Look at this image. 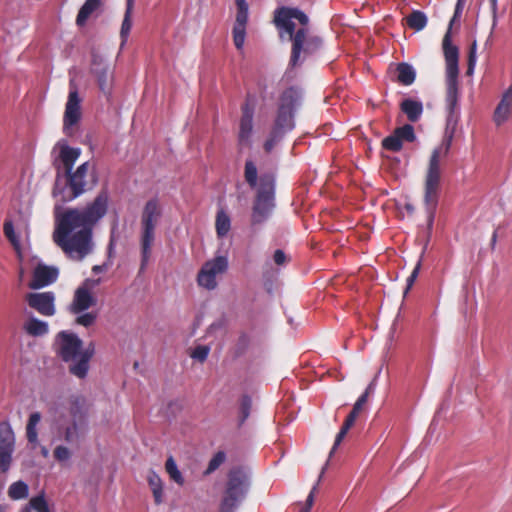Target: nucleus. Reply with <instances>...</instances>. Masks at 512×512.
<instances>
[{
    "mask_svg": "<svg viewBox=\"0 0 512 512\" xmlns=\"http://www.w3.org/2000/svg\"><path fill=\"white\" fill-rule=\"evenodd\" d=\"M443 51L445 56V98L444 110L446 115V127L442 142L432 150L428 160L424 177V205L427 216V227L432 229L435 210L438 204V196L441 185V162L449 154L452 140L460 120V85L458 67V48L452 44L450 30L443 38Z\"/></svg>",
    "mask_w": 512,
    "mask_h": 512,
    "instance_id": "nucleus-1",
    "label": "nucleus"
},
{
    "mask_svg": "<svg viewBox=\"0 0 512 512\" xmlns=\"http://www.w3.org/2000/svg\"><path fill=\"white\" fill-rule=\"evenodd\" d=\"M107 209L105 193H100L82 208H70L60 213L56 206L53 241L70 259L83 260L93 251V227L106 215Z\"/></svg>",
    "mask_w": 512,
    "mask_h": 512,
    "instance_id": "nucleus-2",
    "label": "nucleus"
},
{
    "mask_svg": "<svg viewBox=\"0 0 512 512\" xmlns=\"http://www.w3.org/2000/svg\"><path fill=\"white\" fill-rule=\"evenodd\" d=\"M308 16L297 8L281 7L274 13V24L281 39L292 41L290 66L301 65L309 55L320 49L322 40L309 32Z\"/></svg>",
    "mask_w": 512,
    "mask_h": 512,
    "instance_id": "nucleus-3",
    "label": "nucleus"
},
{
    "mask_svg": "<svg viewBox=\"0 0 512 512\" xmlns=\"http://www.w3.org/2000/svg\"><path fill=\"white\" fill-rule=\"evenodd\" d=\"M67 410V415H55L52 441L79 447L88 427L86 399L81 395H71L67 400Z\"/></svg>",
    "mask_w": 512,
    "mask_h": 512,
    "instance_id": "nucleus-4",
    "label": "nucleus"
},
{
    "mask_svg": "<svg viewBox=\"0 0 512 512\" xmlns=\"http://www.w3.org/2000/svg\"><path fill=\"white\" fill-rule=\"evenodd\" d=\"M55 350L61 359L69 364V371L83 379L89 371V362L95 353V345L90 342L82 347V340L74 333L61 331L55 339Z\"/></svg>",
    "mask_w": 512,
    "mask_h": 512,
    "instance_id": "nucleus-5",
    "label": "nucleus"
},
{
    "mask_svg": "<svg viewBox=\"0 0 512 512\" xmlns=\"http://www.w3.org/2000/svg\"><path fill=\"white\" fill-rule=\"evenodd\" d=\"M89 162L82 163L75 171L57 175L53 195L58 202H69L92 188L96 183Z\"/></svg>",
    "mask_w": 512,
    "mask_h": 512,
    "instance_id": "nucleus-6",
    "label": "nucleus"
},
{
    "mask_svg": "<svg viewBox=\"0 0 512 512\" xmlns=\"http://www.w3.org/2000/svg\"><path fill=\"white\" fill-rule=\"evenodd\" d=\"M251 484V473L245 467L232 468L227 476V483L220 505V512H234L245 499Z\"/></svg>",
    "mask_w": 512,
    "mask_h": 512,
    "instance_id": "nucleus-7",
    "label": "nucleus"
},
{
    "mask_svg": "<svg viewBox=\"0 0 512 512\" xmlns=\"http://www.w3.org/2000/svg\"><path fill=\"white\" fill-rule=\"evenodd\" d=\"M162 216V207L157 199L146 202L141 215V269H144L151 255L155 230Z\"/></svg>",
    "mask_w": 512,
    "mask_h": 512,
    "instance_id": "nucleus-8",
    "label": "nucleus"
},
{
    "mask_svg": "<svg viewBox=\"0 0 512 512\" xmlns=\"http://www.w3.org/2000/svg\"><path fill=\"white\" fill-rule=\"evenodd\" d=\"M274 196L275 183L273 177L270 175L262 176L252 208V225H261L270 218L275 208Z\"/></svg>",
    "mask_w": 512,
    "mask_h": 512,
    "instance_id": "nucleus-9",
    "label": "nucleus"
},
{
    "mask_svg": "<svg viewBox=\"0 0 512 512\" xmlns=\"http://www.w3.org/2000/svg\"><path fill=\"white\" fill-rule=\"evenodd\" d=\"M301 97L302 92L296 87H290L282 93L273 128L283 134L294 128V110L299 105Z\"/></svg>",
    "mask_w": 512,
    "mask_h": 512,
    "instance_id": "nucleus-10",
    "label": "nucleus"
},
{
    "mask_svg": "<svg viewBox=\"0 0 512 512\" xmlns=\"http://www.w3.org/2000/svg\"><path fill=\"white\" fill-rule=\"evenodd\" d=\"M229 267L227 256L218 255L207 260L197 274V284L208 291L215 290L218 278L226 273Z\"/></svg>",
    "mask_w": 512,
    "mask_h": 512,
    "instance_id": "nucleus-11",
    "label": "nucleus"
},
{
    "mask_svg": "<svg viewBox=\"0 0 512 512\" xmlns=\"http://www.w3.org/2000/svg\"><path fill=\"white\" fill-rule=\"evenodd\" d=\"M81 116V98L75 81L71 79L69 82V94L65 105L63 119V129L67 135L72 133V128L80 121Z\"/></svg>",
    "mask_w": 512,
    "mask_h": 512,
    "instance_id": "nucleus-12",
    "label": "nucleus"
},
{
    "mask_svg": "<svg viewBox=\"0 0 512 512\" xmlns=\"http://www.w3.org/2000/svg\"><path fill=\"white\" fill-rule=\"evenodd\" d=\"M91 73L96 78L100 91L109 96L113 86V70L109 63L99 54L93 53L91 61Z\"/></svg>",
    "mask_w": 512,
    "mask_h": 512,
    "instance_id": "nucleus-13",
    "label": "nucleus"
},
{
    "mask_svg": "<svg viewBox=\"0 0 512 512\" xmlns=\"http://www.w3.org/2000/svg\"><path fill=\"white\" fill-rule=\"evenodd\" d=\"M15 450V435L8 422H0V472L9 470Z\"/></svg>",
    "mask_w": 512,
    "mask_h": 512,
    "instance_id": "nucleus-14",
    "label": "nucleus"
},
{
    "mask_svg": "<svg viewBox=\"0 0 512 512\" xmlns=\"http://www.w3.org/2000/svg\"><path fill=\"white\" fill-rule=\"evenodd\" d=\"M54 152L58 153L55 160L57 175H63L72 170L74 163L81 154V149L70 147L65 140H60L55 145Z\"/></svg>",
    "mask_w": 512,
    "mask_h": 512,
    "instance_id": "nucleus-15",
    "label": "nucleus"
},
{
    "mask_svg": "<svg viewBox=\"0 0 512 512\" xmlns=\"http://www.w3.org/2000/svg\"><path fill=\"white\" fill-rule=\"evenodd\" d=\"M30 308L43 316H53L55 309V295L53 292H31L25 296Z\"/></svg>",
    "mask_w": 512,
    "mask_h": 512,
    "instance_id": "nucleus-16",
    "label": "nucleus"
},
{
    "mask_svg": "<svg viewBox=\"0 0 512 512\" xmlns=\"http://www.w3.org/2000/svg\"><path fill=\"white\" fill-rule=\"evenodd\" d=\"M254 106L249 101L242 106L240 119L238 144L240 147H250L252 143Z\"/></svg>",
    "mask_w": 512,
    "mask_h": 512,
    "instance_id": "nucleus-17",
    "label": "nucleus"
},
{
    "mask_svg": "<svg viewBox=\"0 0 512 512\" xmlns=\"http://www.w3.org/2000/svg\"><path fill=\"white\" fill-rule=\"evenodd\" d=\"M90 283L92 285H95L99 283V280H86L82 286L77 288L74 294L73 301L70 305V310L72 313L80 314L96 304V299L92 296L88 288V285Z\"/></svg>",
    "mask_w": 512,
    "mask_h": 512,
    "instance_id": "nucleus-18",
    "label": "nucleus"
},
{
    "mask_svg": "<svg viewBox=\"0 0 512 512\" xmlns=\"http://www.w3.org/2000/svg\"><path fill=\"white\" fill-rule=\"evenodd\" d=\"M58 270L54 267L39 263L33 271V278L29 283L31 289H40L56 281Z\"/></svg>",
    "mask_w": 512,
    "mask_h": 512,
    "instance_id": "nucleus-19",
    "label": "nucleus"
},
{
    "mask_svg": "<svg viewBox=\"0 0 512 512\" xmlns=\"http://www.w3.org/2000/svg\"><path fill=\"white\" fill-rule=\"evenodd\" d=\"M41 421V414L39 412H33L30 414L27 425H26V437L28 443L33 449L40 447V452L43 457L49 456V450L46 446H41L38 439L37 426Z\"/></svg>",
    "mask_w": 512,
    "mask_h": 512,
    "instance_id": "nucleus-20",
    "label": "nucleus"
},
{
    "mask_svg": "<svg viewBox=\"0 0 512 512\" xmlns=\"http://www.w3.org/2000/svg\"><path fill=\"white\" fill-rule=\"evenodd\" d=\"M511 109H512V87H509L503 93L502 98L494 111L493 120L496 123V125L500 126L509 118Z\"/></svg>",
    "mask_w": 512,
    "mask_h": 512,
    "instance_id": "nucleus-21",
    "label": "nucleus"
},
{
    "mask_svg": "<svg viewBox=\"0 0 512 512\" xmlns=\"http://www.w3.org/2000/svg\"><path fill=\"white\" fill-rule=\"evenodd\" d=\"M23 328L28 335L41 337L49 332V326L46 321H42L34 316H29L24 322Z\"/></svg>",
    "mask_w": 512,
    "mask_h": 512,
    "instance_id": "nucleus-22",
    "label": "nucleus"
},
{
    "mask_svg": "<svg viewBox=\"0 0 512 512\" xmlns=\"http://www.w3.org/2000/svg\"><path fill=\"white\" fill-rule=\"evenodd\" d=\"M401 110L406 114L409 121L416 122L423 113V105L420 101L405 99L401 103Z\"/></svg>",
    "mask_w": 512,
    "mask_h": 512,
    "instance_id": "nucleus-23",
    "label": "nucleus"
},
{
    "mask_svg": "<svg viewBox=\"0 0 512 512\" xmlns=\"http://www.w3.org/2000/svg\"><path fill=\"white\" fill-rule=\"evenodd\" d=\"M100 3L101 0H86L78 12L76 24L83 26L92 13L99 8Z\"/></svg>",
    "mask_w": 512,
    "mask_h": 512,
    "instance_id": "nucleus-24",
    "label": "nucleus"
},
{
    "mask_svg": "<svg viewBox=\"0 0 512 512\" xmlns=\"http://www.w3.org/2000/svg\"><path fill=\"white\" fill-rule=\"evenodd\" d=\"M22 512H54L45 499L44 494L32 497L28 504L23 508Z\"/></svg>",
    "mask_w": 512,
    "mask_h": 512,
    "instance_id": "nucleus-25",
    "label": "nucleus"
},
{
    "mask_svg": "<svg viewBox=\"0 0 512 512\" xmlns=\"http://www.w3.org/2000/svg\"><path fill=\"white\" fill-rule=\"evenodd\" d=\"M147 481L152 490L155 502L160 504L163 497V484L160 476L156 472L150 471L147 476Z\"/></svg>",
    "mask_w": 512,
    "mask_h": 512,
    "instance_id": "nucleus-26",
    "label": "nucleus"
},
{
    "mask_svg": "<svg viewBox=\"0 0 512 512\" xmlns=\"http://www.w3.org/2000/svg\"><path fill=\"white\" fill-rule=\"evenodd\" d=\"M376 387V379H374L366 388L365 392L357 399L355 402L352 411L347 416L348 419H351V421L355 422L358 413L364 406V404L367 402L368 395L370 393H373Z\"/></svg>",
    "mask_w": 512,
    "mask_h": 512,
    "instance_id": "nucleus-27",
    "label": "nucleus"
},
{
    "mask_svg": "<svg viewBox=\"0 0 512 512\" xmlns=\"http://www.w3.org/2000/svg\"><path fill=\"white\" fill-rule=\"evenodd\" d=\"M405 19L408 27L415 31H421L427 25V16L419 10L412 11Z\"/></svg>",
    "mask_w": 512,
    "mask_h": 512,
    "instance_id": "nucleus-28",
    "label": "nucleus"
},
{
    "mask_svg": "<svg viewBox=\"0 0 512 512\" xmlns=\"http://www.w3.org/2000/svg\"><path fill=\"white\" fill-rule=\"evenodd\" d=\"M398 80L403 85H411L416 77V71L412 65L408 63H400L397 67Z\"/></svg>",
    "mask_w": 512,
    "mask_h": 512,
    "instance_id": "nucleus-29",
    "label": "nucleus"
},
{
    "mask_svg": "<svg viewBox=\"0 0 512 512\" xmlns=\"http://www.w3.org/2000/svg\"><path fill=\"white\" fill-rule=\"evenodd\" d=\"M78 447H71L66 443L56 445L53 451V457L61 464L67 463L73 456L74 450Z\"/></svg>",
    "mask_w": 512,
    "mask_h": 512,
    "instance_id": "nucleus-30",
    "label": "nucleus"
},
{
    "mask_svg": "<svg viewBox=\"0 0 512 512\" xmlns=\"http://www.w3.org/2000/svg\"><path fill=\"white\" fill-rule=\"evenodd\" d=\"M215 227L218 237L221 238L226 236L230 231L231 220L225 211L220 210L217 212Z\"/></svg>",
    "mask_w": 512,
    "mask_h": 512,
    "instance_id": "nucleus-31",
    "label": "nucleus"
},
{
    "mask_svg": "<svg viewBox=\"0 0 512 512\" xmlns=\"http://www.w3.org/2000/svg\"><path fill=\"white\" fill-rule=\"evenodd\" d=\"M29 494V487L24 481H16L8 488V496L12 500L25 499Z\"/></svg>",
    "mask_w": 512,
    "mask_h": 512,
    "instance_id": "nucleus-32",
    "label": "nucleus"
},
{
    "mask_svg": "<svg viewBox=\"0 0 512 512\" xmlns=\"http://www.w3.org/2000/svg\"><path fill=\"white\" fill-rule=\"evenodd\" d=\"M165 469L171 480H173L178 485L184 484L182 473L179 471L177 464L172 456L168 457L166 460Z\"/></svg>",
    "mask_w": 512,
    "mask_h": 512,
    "instance_id": "nucleus-33",
    "label": "nucleus"
},
{
    "mask_svg": "<svg viewBox=\"0 0 512 512\" xmlns=\"http://www.w3.org/2000/svg\"><path fill=\"white\" fill-rule=\"evenodd\" d=\"M3 231H4V235L9 240V242L12 244V246L14 247L16 252L20 253V247H21L20 239L15 233L14 225L11 220H6L4 222Z\"/></svg>",
    "mask_w": 512,
    "mask_h": 512,
    "instance_id": "nucleus-34",
    "label": "nucleus"
},
{
    "mask_svg": "<svg viewBox=\"0 0 512 512\" xmlns=\"http://www.w3.org/2000/svg\"><path fill=\"white\" fill-rule=\"evenodd\" d=\"M133 9L126 8L124 19L121 25L120 37H121V45L123 48L128 40L129 33L132 28L131 14Z\"/></svg>",
    "mask_w": 512,
    "mask_h": 512,
    "instance_id": "nucleus-35",
    "label": "nucleus"
},
{
    "mask_svg": "<svg viewBox=\"0 0 512 512\" xmlns=\"http://www.w3.org/2000/svg\"><path fill=\"white\" fill-rule=\"evenodd\" d=\"M233 42L237 50H242L246 38V28L233 26L232 29Z\"/></svg>",
    "mask_w": 512,
    "mask_h": 512,
    "instance_id": "nucleus-36",
    "label": "nucleus"
},
{
    "mask_svg": "<svg viewBox=\"0 0 512 512\" xmlns=\"http://www.w3.org/2000/svg\"><path fill=\"white\" fill-rule=\"evenodd\" d=\"M395 133L398 135L399 139L401 140V142L403 140H406L408 142H412L415 140V133H414V128L412 125L410 124H405L404 126L400 127V128H397L395 130Z\"/></svg>",
    "mask_w": 512,
    "mask_h": 512,
    "instance_id": "nucleus-37",
    "label": "nucleus"
},
{
    "mask_svg": "<svg viewBox=\"0 0 512 512\" xmlns=\"http://www.w3.org/2000/svg\"><path fill=\"white\" fill-rule=\"evenodd\" d=\"M285 134L281 131L273 128L270 132L268 139L264 143V149L266 152H271L274 146L282 139Z\"/></svg>",
    "mask_w": 512,
    "mask_h": 512,
    "instance_id": "nucleus-38",
    "label": "nucleus"
},
{
    "mask_svg": "<svg viewBox=\"0 0 512 512\" xmlns=\"http://www.w3.org/2000/svg\"><path fill=\"white\" fill-rule=\"evenodd\" d=\"M383 147L390 151H399L402 148V142L399 139L398 135L394 132V134L386 137L383 140Z\"/></svg>",
    "mask_w": 512,
    "mask_h": 512,
    "instance_id": "nucleus-39",
    "label": "nucleus"
},
{
    "mask_svg": "<svg viewBox=\"0 0 512 512\" xmlns=\"http://www.w3.org/2000/svg\"><path fill=\"white\" fill-rule=\"evenodd\" d=\"M245 179L251 187L256 186L257 168L252 161H247L245 164Z\"/></svg>",
    "mask_w": 512,
    "mask_h": 512,
    "instance_id": "nucleus-40",
    "label": "nucleus"
},
{
    "mask_svg": "<svg viewBox=\"0 0 512 512\" xmlns=\"http://www.w3.org/2000/svg\"><path fill=\"white\" fill-rule=\"evenodd\" d=\"M225 461V454L224 452H218L216 453L213 458L209 461L208 467L205 470L204 474L209 475L212 472H214L218 467Z\"/></svg>",
    "mask_w": 512,
    "mask_h": 512,
    "instance_id": "nucleus-41",
    "label": "nucleus"
},
{
    "mask_svg": "<svg viewBox=\"0 0 512 512\" xmlns=\"http://www.w3.org/2000/svg\"><path fill=\"white\" fill-rule=\"evenodd\" d=\"M477 62V43L474 41L471 45L469 55H468V67H467V75L471 76L474 73L475 66Z\"/></svg>",
    "mask_w": 512,
    "mask_h": 512,
    "instance_id": "nucleus-42",
    "label": "nucleus"
},
{
    "mask_svg": "<svg viewBox=\"0 0 512 512\" xmlns=\"http://www.w3.org/2000/svg\"><path fill=\"white\" fill-rule=\"evenodd\" d=\"M209 353H210L209 346L199 345L193 349L190 356H191V358H193L199 362H204L207 359Z\"/></svg>",
    "mask_w": 512,
    "mask_h": 512,
    "instance_id": "nucleus-43",
    "label": "nucleus"
},
{
    "mask_svg": "<svg viewBox=\"0 0 512 512\" xmlns=\"http://www.w3.org/2000/svg\"><path fill=\"white\" fill-rule=\"evenodd\" d=\"M96 318L97 314L95 312H82L76 318V323L84 327H89L95 322Z\"/></svg>",
    "mask_w": 512,
    "mask_h": 512,
    "instance_id": "nucleus-44",
    "label": "nucleus"
},
{
    "mask_svg": "<svg viewBox=\"0 0 512 512\" xmlns=\"http://www.w3.org/2000/svg\"><path fill=\"white\" fill-rule=\"evenodd\" d=\"M252 400L250 396L244 395L240 403L241 423H243L250 415Z\"/></svg>",
    "mask_w": 512,
    "mask_h": 512,
    "instance_id": "nucleus-45",
    "label": "nucleus"
},
{
    "mask_svg": "<svg viewBox=\"0 0 512 512\" xmlns=\"http://www.w3.org/2000/svg\"><path fill=\"white\" fill-rule=\"evenodd\" d=\"M248 11L249 9H237L234 26L246 28V24L248 21Z\"/></svg>",
    "mask_w": 512,
    "mask_h": 512,
    "instance_id": "nucleus-46",
    "label": "nucleus"
},
{
    "mask_svg": "<svg viewBox=\"0 0 512 512\" xmlns=\"http://www.w3.org/2000/svg\"><path fill=\"white\" fill-rule=\"evenodd\" d=\"M420 267H421V263L420 261H418V263L416 264V266L414 267L412 273L410 274V276L407 278V286H406V289L404 291V294H407L408 291L411 289V287L413 286L416 278L418 277V274H419V271H420Z\"/></svg>",
    "mask_w": 512,
    "mask_h": 512,
    "instance_id": "nucleus-47",
    "label": "nucleus"
},
{
    "mask_svg": "<svg viewBox=\"0 0 512 512\" xmlns=\"http://www.w3.org/2000/svg\"><path fill=\"white\" fill-rule=\"evenodd\" d=\"M317 487H318V483H317V484H315V485L312 487V489H311V491H310L309 495L307 496V499H306V502H305V507H304V508H302V509L300 510V512H310V509H311V507H312V506H313V504H314V496H315V493H316V491H317Z\"/></svg>",
    "mask_w": 512,
    "mask_h": 512,
    "instance_id": "nucleus-48",
    "label": "nucleus"
},
{
    "mask_svg": "<svg viewBox=\"0 0 512 512\" xmlns=\"http://www.w3.org/2000/svg\"><path fill=\"white\" fill-rule=\"evenodd\" d=\"M273 261L277 265H283L286 262L285 253L280 249L276 250L273 255Z\"/></svg>",
    "mask_w": 512,
    "mask_h": 512,
    "instance_id": "nucleus-49",
    "label": "nucleus"
},
{
    "mask_svg": "<svg viewBox=\"0 0 512 512\" xmlns=\"http://www.w3.org/2000/svg\"><path fill=\"white\" fill-rule=\"evenodd\" d=\"M354 422L351 421V419H348L346 418L340 432L342 433V435H346L347 432L349 431V429L353 426Z\"/></svg>",
    "mask_w": 512,
    "mask_h": 512,
    "instance_id": "nucleus-50",
    "label": "nucleus"
},
{
    "mask_svg": "<svg viewBox=\"0 0 512 512\" xmlns=\"http://www.w3.org/2000/svg\"><path fill=\"white\" fill-rule=\"evenodd\" d=\"M354 422L351 421V419H348L346 418L340 432L342 433V435H346L347 432L349 431V429L353 426Z\"/></svg>",
    "mask_w": 512,
    "mask_h": 512,
    "instance_id": "nucleus-51",
    "label": "nucleus"
},
{
    "mask_svg": "<svg viewBox=\"0 0 512 512\" xmlns=\"http://www.w3.org/2000/svg\"><path fill=\"white\" fill-rule=\"evenodd\" d=\"M344 437H345V435H342V433L339 431V433L336 436V439H335V442H334V445H333V448H332L330 454H332L336 450V448L341 443V441L343 440Z\"/></svg>",
    "mask_w": 512,
    "mask_h": 512,
    "instance_id": "nucleus-52",
    "label": "nucleus"
},
{
    "mask_svg": "<svg viewBox=\"0 0 512 512\" xmlns=\"http://www.w3.org/2000/svg\"><path fill=\"white\" fill-rule=\"evenodd\" d=\"M463 9H464L463 7H459V6L455 7L454 16H453L452 20L450 21V26L453 24L454 21H456V19H458L461 16Z\"/></svg>",
    "mask_w": 512,
    "mask_h": 512,
    "instance_id": "nucleus-53",
    "label": "nucleus"
},
{
    "mask_svg": "<svg viewBox=\"0 0 512 512\" xmlns=\"http://www.w3.org/2000/svg\"><path fill=\"white\" fill-rule=\"evenodd\" d=\"M237 9H249L246 0H235Z\"/></svg>",
    "mask_w": 512,
    "mask_h": 512,
    "instance_id": "nucleus-54",
    "label": "nucleus"
},
{
    "mask_svg": "<svg viewBox=\"0 0 512 512\" xmlns=\"http://www.w3.org/2000/svg\"><path fill=\"white\" fill-rule=\"evenodd\" d=\"M490 3H491L492 11H493L494 22H495L496 21V11H497V0H490Z\"/></svg>",
    "mask_w": 512,
    "mask_h": 512,
    "instance_id": "nucleus-55",
    "label": "nucleus"
},
{
    "mask_svg": "<svg viewBox=\"0 0 512 512\" xmlns=\"http://www.w3.org/2000/svg\"><path fill=\"white\" fill-rule=\"evenodd\" d=\"M134 0H126V8L133 9Z\"/></svg>",
    "mask_w": 512,
    "mask_h": 512,
    "instance_id": "nucleus-56",
    "label": "nucleus"
},
{
    "mask_svg": "<svg viewBox=\"0 0 512 512\" xmlns=\"http://www.w3.org/2000/svg\"><path fill=\"white\" fill-rule=\"evenodd\" d=\"M93 271L95 273H100V272L103 271V266L96 265V266L93 267Z\"/></svg>",
    "mask_w": 512,
    "mask_h": 512,
    "instance_id": "nucleus-57",
    "label": "nucleus"
},
{
    "mask_svg": "<svg viewBox=\"0 0 512 512\" xmlns=\"http://www.w3.org/2000/svg\"><path fill=\"white\" fill-rule=\"evenodd\" d=\"M465 3H466V0H457L456 6L464 8Z\"/></svg>",
    "mask_w": 512,
    "mask_h": 512,
    "instance_id": "nucleus-58",
    "label": "nucleus"
},
{
    "mask_svg": "<svg viewBox=\"0 0 512 512\" xmlns=\"http://www.w3.org/2000/svg\"><path fill=\"white\" fill-rule=\"evenodd\" d=\"M495 242H496V233H494L492 236V243L494 244Z\"/></svg>",
    "mask_w": 512,
    "mask_h": 512,
    "instance_id": "nucleus-59",
    "label": "nucleus"
},
{
    "mask_svg": "<svg viewBox=\"0 0 512 512\" xmlns=\"http://www.w3.org/2000/svg\"><path fill=\"white\" fill-rule=\"evenodd\" d=\"M23 277V270L20 271V278Z\"/></svg>",
    "mask_w": 512,
    "mask_h": 512,
    "instance_id": "nucleus-60",
    "label": "nucleus"
},
{
    "mask_svg": "<svg viewBox=\"0 0 512 512\" xmlns=\"http://www.w3.org/2000/svg\"><path fill=\"white\" fill-rule=\"evenodd\" d=\"M0 512H4V508L0 506Z\"/></svg>",
    "mask_w": 512,
    "mask_h": 512,
    "instance_id": "nucleus-61",
    "label": "nucleus"
}]
</instances>
